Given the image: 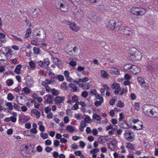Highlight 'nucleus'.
Returning a JSON list of instances; mask_svg holds the SVG:
<instances>
[{"label":"nucleus","instance_id":"1","mask_svg":"<svg viewBox=\"0 0 158 158\" xmlns=\"http://www.w3.org/2000/svg\"><path fill=\"white\" fill-rule=\"evenodd\" d=\"M144 113L150 117L158 118V107L149 105H144L143 106Z\"/></svg>","mask_w":158,"mask_h":158},{"label":"nucleus","instance_id":"2","mask_svg":"<svg viewBox=\"0 0 158 158\" xmlns=\"http://www.w3.org/2000/svg\"><path fill=\"white\" fill-rule=\"evenodd\" d=\"M121 25V22L118 21L110 20L108 22L107 26L111 29L117 31L120 29Z\"/></svg>","mask_w":158,"mask_h":158},{"label":"nucleus","instance_id":"3","mask_svg":"<svg viewBox=\"0 0 158 158\" xmlns=\"http://www.w3.org/2000/svg\"><path fill=\"white\" fill-rule=\"evenodd\" d=\"M64 50L68 55L71 56H76L78 52V49L76 47H72L71 45L69 44L66 45Z\"/></svg>","mask_w":158,"mask_h":158},{"label":"nucleus","instance_id":"4","mask_svg":"<svg viewBox=\"0 0 158 158\" xmlns=\"http://www.w3.org/2000/svg\"><path fill=\"white\" fill-rule=\"evenodd\" d=\"M142 57V55L141 52L137 50L131 52L128 56L129 60L134 61L141 60Z\"/></svg>","mask_w":158,"mask_h":158},{"label":"nucleus","instance_id":"5","mask_svg":"<svg viewBox=\"0 0 158 158\" xmlns=\"http://www.w3.org/2000/svg\"><path fill=\"white\" fill-rule=\"evenodd\" d=\"M132 122L135 125L132 127V128L137 130H140L142 129L143 125L142 122L138 119H132Z\"/></svg>","mask_w":158,"mask_h":158},{"label":"nucleus","instance_id":"6","mask_svg":"<svg viewBox=\"0 0 158 158\" xmlns=\"http://www.w3.org/2000/svg\"><path fill=\"white\" fill-rule=\"evenodd\" d=\"M63 23L69 25V28L74 31H77L80 29V27L74 22L72 23L70 21L65 20Z\"/></svg>","mask_w":158,"mask_h":158},{"label":"nucleus","instance_id":"7","mask_svg":"<svg viewBox=\"0 0 158 158\" xmlns=\"http://www.w3.org/2000/svg\"><path fill=\"white\" fill-rule=\"evenodd\" d=\"M125 139L130 141H133L135 139V135L131 131H125L124 133Z\"/></svg>","mask_w":158,"mask_h":158},{"label":"nucleus","instance_id":"8","mask_svg":"<svg viewBox=\"0 0 158 158\" xmlns=\"http://www.w3.org/2000/svg\"><path fill=\"white\" fill-rule=\"evenodd\" d=\"M52 83V81L50 80L46 79L44 81L41 82L42 85L45 87V90L47 92L50 93L51 92L52 89L48 85V84H50Z\"/></svg>","mask_w":158,"mask_h":158},{"label":"nucleus","instance_id":"9","mask_svg":"<svg viewBox=\"0 0 158 158\" xmlns=\"http://www.w3.org/2000/svg\"><path fill=\"white\" fill-rule=\"evenodd\" d=\"M25 83L26 85L29 87H32L33 85V78L30 76H27L25 78Z\"/></svg>","mask_w":158,"mask_h":158},{"label":"nucleus","instance_id":"10","mask_svg":"<svg viewBox=\"0 0 158 158\" xmlns=\"http://www.w3.org/2000/svg\"><path fill=\"white\" fill-rule=\"evenodd\" d=\"M121 32L122 34L127 35H132V32L130 28L127 27H122L121 30Z\"/></svg>","mask_w":158,"mask_h":158},{"label":"nucleus","instance_id":"11","mask_svg":"<svg viewBox=\"0 0 158 158\" xmlns=\"http://www.w3.org/2000/svg\"><path fill=\"white\" fill-rule=\"evenodd\" d=\"M112 88L114 89V93L115 94H118L121 91V89L119 84L117 83H114L112 86Z\"/></svg>","mask_w":158,"mask_h":158},{"label":"nucleus","instance_id":"12","mask_svg":"<svg viewBox=\"0 0 158 158\" xmlns=\"http://www.w3.org/2000/svg\"><path fill=\"white\" fill-rule=\"evenodd\" d=\"M68 100L67 101V103L72 105V102H76V103L78 102H77L78 98L76 95H74L72 97V101H71L70 99V95H68Z\"/></svg>","mask_w":158,"mask_h":158},{"label":"nucleus","instance_id":"13","mask_svg":"<svg viewBox=\"0 0 158 158\" xmlns=\"http://www.w3.org/2000/svg\"><path fill=\"white\" fill-rule=\"evenodd\" d=\"M64 100V96H57L55 98V102L57 104H60L63 103Z\"/></svg>","mask_w":158,"mask_h":158},{"label":"nucleus","instance_id":"14","mask_svg":"<svg viewBox=\"0 0 158 158\" xmlns=\"http://www.w3.org/2000/svg\"><path fill=\"white\" fill-rule=\"evenodd\" d=\"M132 68L131 70V72L134 74H136L140 72V70L137 66L133 65Z\"/></svg>","mask_w":158,"mask_h":158},{"label":"nucleus","instance_id":"15","mask_svg":"<svg viewBox=\"0 0 158 158\" xmlns=\"http://www.w3.org/2000/svg\"><path fill=\"white\" fill-rule=\"evenodd\" d=\"M53 97L50 94H48L44 96V98L46 102L49 104H52L53 103Z\"/></svg>","mask_w":158,"mask_h":158},{"label":"nucleus","instance_id":"16","mask_svg":"<svg viewBox=\"0 0 158 158\" xmlns=\"http://www.w3.org/2000/svg\"><path fill=\"white\" fill-rule=\"evenodd\" d=\"M39 63H41V64L39 63V65L40 66L42 67L44 66L45 67H47L49 65V61L48 59L45 58L44 60V62L40 61H39Z\"/></svg>","mask_w":158,"mask_h":158},{"label":"nucleus","instance_id":"17","mask_svg":"<svg viewBox=\"0 0 158 158\" xmlns=\"http://www.w3.org/2000/svg\"><path fill=\"white\" fill-rule=\"evenodd\" d=\"M110 73L116 75H119L120 74L119 69L114 67H111Z\"/></svg>","mask_w":158,"mask_h":158},{"label":"nucleus","instance_id":"18","mask_svg":"<svg viewBox=\"0 0 158 158\" xmlns=\"http://www.w3.org/2000/svg\"><path fill=\"white\" fill-rule=\"evenodd\" d=\"M4 121L5 122L11 121L12 123H15L17 121V118L15 117L11 116L10 117L6 118L4 119Z\"/></svg>","mask_w":158,"mask_h":158},{"label":"nucleus","instance_id":"19","mask_svg":"<svg viewBox=\"0 0 158 158\" xmlns=\"http://www.w3.org/2000/svg\"><path fill=\"white\" fill-rule=\"evenodd\" d=\"M132 64H126L123 66L124 69L125 71L131 72V70L132 68Z\"/></svg>","mask_w":158,"mask_h":158},{"label":"nucleus","instance_id":"20","mask_svg":"<svg viewBox=\"0 0 158 158\" xmlns=\"http://www.w3.org/2000/svg\"><path fill=\"white\" fill-rule=\"evenodd\" d=\"M101 77L103 78H108L109 77L108 74L104 70H101L100 71Z\"/></svg>","mask_w":158,"mask_h":158},{"label":"nucleus","instance_id":"21","mask_svg":"<svg viewBox=\"0 0 158 158\" xmlns=\"http://www.w3.org/2000/svg\"><path fill=\"white\" fill-rule=\"evenodd\" d=\"M108 146L109 149L112 151H114L117 147L116 145L112 142H110L108 143Z\"/></svg>","mask_w":158,"mask_h":158},{"label":"nucleus","instance_id":"22","mask_svg":"<svg viewBox=\"0 0 158 158\" xmlns=\"http://www.w3.org/2000/svg\"><path fill=\"white\" fill-rule=\"evenodd\" d=\"M146 12V9L143 8H141L139 10H138L137 15L142 16Z\"/></svg>","mask_w":158,"mask_h":158},{"label":"nucleus","instance_id":"23","mask_svg":"<svg viewBox=\"0 0 158 158\" xmlns=\"http://www.w3.org/2000/svg\"><path fill=\"white\" fill-rule=\"evenodd\" d=\"M31 113L35 115L36 117L37 118H39L40 115V113L39 111L36 109H33L31 110Z\"/></svg>","mask_w":158,"mask_h":158},{"label":"nucleus","instance_id":"24","mask_svg":"<svg viewBox=\"0 0 158 158\" xmlns=\"http://www.w3.org/2000/svg\"><path fill=\"white\" fill-rule=\"evenodd\" d=\"M87 126L86 123L84 121H81L79 127V130L81 131H83L84 130V128Z\"/></svg>","mask_w":158,"mask_h":158},{"label":"nucleus","instance_id":"25","mask_svg":"<svg viewBox=\"0 0 158 158\" xmlns=\"http://www.w3.org/2000/svg\"><path fill=\"white\" fill-rule=\"evenodd\" d=\"M38 124L39 126V130L41 132H44L45 130V127L43 125V123L42 121L38 122Z\"/></svg>","mask_w":158,"mask_h":158},{"label":"nucleus","instance_id":"26","mask_svg":"<svg viewBox=\"0 0 158 158\" xmlns=\"http://www.w3.org/2000/svg\"><path fill=\"white\" fill-rule=\"evenodd\" d=\"M75 127L71 125H68L67 126L66 129L69 132L72 133L75 131Z\"/></svg>","mask_w":158,"mask_h":158},{"label":"nucleus","instance_id":"27","mask_svg":"<svg viewBox=\"0 0 158 158\" xmlns=\"http://www.w3.org/2000/svg\"><path fill=\"white\" fill-rule=\"evenodd\" d=\"M21 67L22 66L20 64L16 66L14 70L15 73L17 74H20V73Z\"/></svg>","mask_w":158,"mask_h":158},{"label":"nucleus","instance_id":"28","mask_svg":"<svg viewBox=\"0 0 158 158\" xmlns=\"http://www.w3.org/2000/svg\"><path fill=\"white\" fill-rule=\"evenodd\" d=\"M75 118L77 120H80L83 118L84 117L81 114L78 113L75 114Z\"/></svg>","mask_w":158,"mask_h":158},{"label":"nucleus","instance_id":"29","mask_svg":"<svg viewBox=\"0 0 158 158\" xmlns=\"http://www.w3.org/2000/svg\"><path fill=\"white\" fill-rule=\"evenodd\" d=\"M69 87L72 89V91L73 92H75L77 91V87L74 84L71 83L69 85Z\"/></svg>","mask_w":158,"mask_h":158},{"label":"nucleus","instance_id":"30","mask_svg":"<svg viewBox=\"0 0 158 158\" xmlns=\"http://www.w3.org/2000/svg\"><path fill=\"white\" fill-rule=\"evenodd\" d=\"M22 91L26 94H28L30 93L31 90L27 87H25L22 89Z\"/></svg>","mask_w":158,"mask_h":158},{"label":"nucleus","instance_id":"31","mask_svg":"<svg viewBox=\"0 0 158 158\" xmlns=\"http://www.w3.org/2000/svg\"><path fill=\"white\" fill-rule=\"evenodd\" d=\"M60 8L61 10L63 11H66L67 10V6L61 3L60 5Z\"/></svg>","mask_w":158,"mask_h":158},{"label":"nucleus","instance_id":"32","mask_svg":"<svg viewBox=\"0 0 158 158\" xmlns=\"http://www.w3.org/2000/svg\"><path fill=\"white\" fill-rule=\"evenodd\" d=\"M6 83L8 86H10L13 85L14 81L11 79H8L6 81Z\"/></svg>","mask_w":158,"mask_h":158},{"label":"nucleus","instance_id":"33","mask_svg":"<svg viewBox=\"0 0 158 158\" xmlns=\"http://www.w3.org/2000/svg\"><path fill=\"white\" fill-rule=\"evenodd\" d=\"M104 89L101 88L100 89V91L102 95H104L105 90L106 89L107 90L109 89V88L106 85H104Z\"/></svg>","mask_w":158,"mask_h":158},{"label":"nucleus","instance_id":"34","mask_svg":"<svg viewBox=\"0 0 158 158\" xmlns=\"http://www.w3.org/2000/svg\"><path fill=\"white\" fill-rule=\"evenodd\" d=\"M126 147L127 148L131 149H134V147L132 143H126Z\"/></svg>","mask_w":158,"mask_h":158},{"label":"nucleus","instance_id":"35","mask_svg":"<svg viewBox=\"0 0 158 158\" xmlns=\"http://www.w3.org/2000/svg\"><path fill=\"white\" fill-rule=\"evenodd\" d=\"M39 15V12L38 10H35L33 12L32 16L33 18H35L38 17Z\"/></svg>","mask_w":158,"mask_h":158},{"label":"nucleus","instance_id":"36","mask_svg":"<svg viewBox=\"0 0 158 158\" xmlns=\"http://www.w3.org/2000/svg\"><path fill=\"white\" fill-rule=\"evenodd\" d=\"M140 86L142 88L148 89L149 88V84L145 82H144L142 84L140 85Z\"/></svg>","mask_w":158,"mask_h":158},{"label":"nucleus","instance_id":"37","mask_svg":"<svg viewBox=\"0 0 158 158\" xmlns=\"http://www.w3.org/2000/svg\"><path fill=\"white\" fill-rule=\"evenodd\" d=\"M104 101H103V100H96L94 102V105L97 107L99 106L102 105V103Z\"/></svg>","mask_w":158,"mask_h":158},{"label":"nucleus","instance_id":"38","mask_svg":"<svg viewBox=\"0 0 158 158\" xmlns=\"http://www.w3.org/2000/svg\"><path fill=\"white\" fill-rule=\"evenodd\" d=\"M93 118L98 121H100L101 119L100 116L96 114H95L93 115Z\"/></svg>","mask_w":158,"mask_h":158},{"label":"nucleus","instance_id":"39","mask_svg":"<svg viewBox=\"0 0 158 158\" xmlns=\"http://www.w3.org/2000/svg\"><path fill=\"white\" fill-rule=\"evenodd\" d=\"M89 80V78L87 77H85L82 78H79V81L81 82H85Z\"/></svg>","mask_w":158,"mask_h":158},{"label":"nucleus","instance_id":"40","mask_svg":"<svg viewBox=\"0 0 158 158\" xmlns=\"http://www.w3.org/2000/svg\"><path fill=\"white\" fill-rule=\"evenodd\" d=\"M12 39L13 40L15 41L17 40L21 42L22 41V40L20 38L18 37L17 36L15 35H12Z\"/></svg>","mask_w":158,"mask_h":158},{"label":"nucleus","instance_id":"41","mask_svg":"<svg viewBox=\"0 0 158 158\" xmlns=\"http://www.w3.org/2000/svg\"><path fill=\"white\" fill-rule=\"evenodd\" d=\"M84 121L86 123H89L92 122V120L89 116H87L85 118Z\"/></svg>","mask_w":158,"mask_h":158},{"label":"nucleus","instance_id":"42","mask_svg":"<svg viewBox=\"0 0 158 158\" xmlns=\"http://www.w3.org/2000/svg\"><path fill=\"white\" fill-rule=\"evenodd\" d=\"M98 9L101 12H104L105 11L104 7L102 5H99L98 7Z\"/></svg>","mask_w":158,"mask_h":158},{"label":"nucleus","instance_id":"43","mask_svg":"<svg viewBox=\"0 0 158 158\" xmlns=\"http://www.w3.org/2000/svg\"><path fill=\"white\" fill-rule=\"evenodd\" d=\"M137 80L140 84V85L145 81L143 78L139 77H137Z\"/></svg>","mask_w":158,"mask_h":158},{"label":"nucleus","instance_id":"44","mask_svg":"<svg viewBox=\"0 0 158 158\" xmlns=\"http://www.w3.org/2000/svg\"><path fill=\"white\" fill-rule=\"evenodd\" d=\"M14 98V96L10 93H9L7 94V99L9 101H11Z\"/></svg>","mask_w":158,"mask_h":158},{"label":"nucleus","instance_id":"45","mask_svg":"<svg viewBox=\"0 0 158 158\" xmlns=\"http://www.w3.org/2000/svg\"><path fill=\"white\" fill-rule=\"evenodd\" d=\"M29 64L30 67L31 69H34L35 67V64L33 61H30L29 62Z\"/></svg>","mask_w":158,"mask_h":158},{"label":"nucleus","instance_id":"46","mask_svg":"<svg viewBox=\"0 0 158 158\" xmlns=\"http://www.w3.org/2000/svg\"><path fill=\"white\" fill-rule=\"evenodd\" d=\"M6 105L8 107L9 110H11L13 109V106L11 102H7L6 103Z\"/></svg>","mask_w":158,"mask_h":158},{"label":"nucleus","instance_id":"47","mask_svg":"<svg viewBox=\"0 0 158 158\" xmlns=\"http://www.w3.org/2000/svg\"><path fill=\"white\" fill-rule=\"evenodd\" d=\"M40 136L44 139H46L48 137V135L44 133H41L40 134Z\"/></svg>","mask_w":158,"mask_h":158},{"label":"nucleus","instance_id":"48","mask_svg":"<svg viewBox=\"0 0 158 158\" xmlns=\"http://www.w3.org/2000/svg\"><path fill=\"white\" fill-rule=\"evenodd\" d=\"M131 12L134 15H137L138 10H136V8L134 7L131 8Z\"/></svg>","mask_w":158,"mask_h":158},{"label":"nucleus","instance_id":"49","mask_svg":"<svg viewBox=\"0 0 158 158\" xmlns=\"http://www.w3.org/2000/svg\"><path fill=\"white\" fill-rule=\"evenodd\" d=\"M134 107L135 109L137 111H139L140 110L139 104L138 102H135Z\"/></svg>","mask_w":158,"mask_h":158},{"label":"nucleus","instance_id":"50","mask_svg":"<svg viewBox=\"0 0 158 158\" xmlns=\"http://www.w3.org/2000/svg\"><path fill=\"white\" fill-rule=\"evenodd\" d=\"M95 97L96 99L99 100V101L103 100V101H104L103 97L100 95L99 94H98L97 95H96Z\"/></svg>","mask_w":158,"mask_h":158},{"label":"nucleus","instance_id":"51","mask_svg":"<svg viewBox=\"0 0 158 158\" xmlns=\"http://www.w3.org/2000/svg\"><path fill=\"white\" fill-rule=\"evenodd\" d=\"M117 105L118 107L122 108L124 106V104L121 101H119L117 103Z\"/></svg>","mask_w":158,"mask_h":158},{"label":"nucleus","instance_id":"52","mask_svg":"<svg viewBox=\"0 0 158 158\" xmlns=\"http://www.w3.org/2000/svg\"><path fill=\"white\" fill-rule=\"evenodd\" d=\"M99 151V149L98 148H96L91 150L90 152V153L91 154H95L98 152Z\"/></svg>","mask_w":158,"mask_h":158},{"label":"nucleus","instance_id":"53","mask_svg":"<svg viewBox=\"0 0 158 158\" xmlns=\"http://www.w3.org/2000/svg\"><path fill=\"white\" fill-rule=\"evenodd\" d=\"M52 95L54 96H56L58 94V91L55 89H52L51 92Z\"/></svg>","mask_w":158,"mask_h":158},{"label":"nucleus","instance_id":"54","mask_svg":"<svg viewBox=\"0 0 158 158\" xmlns=\"http://www.w3.org/2000/svg\"><path fill=\"white\" fill-rule=\"evenodd\" d=\"M30 118V117L29 116L24 115L23 117V119L25 122H27Z\"/></svg>","mask_w":158,"mask_h":158},{"label":"nucleus","instance_id":"55","mask_svg":"<svg viewBox=\"0 0 158 158\" xmlns=\"http://www.w3.org/2000/svg\"><path fill=\"white\" fill-rule=\"evenodd\" d=\"M33 51L34 53L38 54L39 53L40 49L34 47Z\"/></svg>","mask_w":158,"mask_h":158},{"label":"nucleus","instance_id":"56","mask_svg":"<svg viewBox=\"0 0 158 158\" xmlns=\"http://www.w3.org/2000/svg\"><path fill=\"white\" fill-rule=\"evenodd\" d=\"M73 60L72 59H70V60ZM69 64L70 65L72 66H75L77 64V63L76 61L71 60V61L69 62Z\"/></svg>","mask_w":158,"mask_h":158},{"label":"nucleus","instance_id":"57","mask_svg":"<svg viewBox=\"0 0 158 158\" xmlns=\"http://www.w3.org/2000/svg\"><path fill=\"white\" fill-rule=\"evenodd\" d=\"M47 115H46L47 117L49 119L52 118L53 117V114L52 112L48 113H47Z\"/></svg>","mask_w":158,"mask_h":158},{"label":"nucleus","instance_id":"58","mask_svg":"<svg viewBox=\"0 0 158 158\" xmlns=\"http://www.w3.org/2000/svg\"><path fill=\"white\" fill-rule=\"evenodd\" d=\"M64 74L67 79V80H68V78H69V73L67 71H65L64 73Z\"/></svg>","mask_w":158,"mask_h":158},{"label":"nucleus","instance_id":"59","mask_svg":"<svg viewBox=\"0 0 158 158\" xmlns=\"http://www.w3.org/2000/svg\"><path fill=\"white\" fill-rule=\"evenodd\" d=\"M78 102L77 103V104H74L72 107V109L73 110H76L78 109L79 107L78 105Z\"/></svg>","mask_w":158,"mask_h":158},{"label":"nucleus","instance_id":"60","mask_svg":"<svg viewBox=\"0 0 158 158\" xmlns=\"http://www.w3.org/2000/svg\"><path fill=\"white\" fill-rule=\"evenodd\" d=\"M36 150L39 152H41L43 151L42 147L40 145L36 147Z\"/></svg>","mask_w":158,"mask_h":158},{"label":"nucleus","instance_id":"61","mask_svg":"<svg viewBox=\"0 0 158 158\" xmlns=\"http://www.w3.org/2000/svg\"><path fill=\"white\" fill-rule=\"evenodd\" d=\"M121 126L124 129L128 128L129 127L128 125L127 124V123L125 122H123V126H122V125H121Z\"/></svg>","mask_w":158,"mask_h":158},{"label":"nucleus","instance_id":"62","mask_svg":"<svg viewBox=\"0 0 158 158\" xmlns=\"http://www.w3.org/2000/svg\"><path fill=\"white\" fill-rule=\"evenodd\" d=\"M131 77L128 74H126L125 75L124 78L125 79L129 80L131 79Z\"/></svg>","mask_w":158,"mask_h":158},{"label":"nucleus","instance_id":"63","mask_svg":"<svg viewBox=\"0 0 158 158\" xmlns=\"http://www.w3.org/2000/svg\"><path fill=\"white\" fill-rule=\"evenodd\" d=\"M79 145L80 147L81 148H84L85 146V143L82 141H81L79 142Z\"/></svg>","mask_w":158,"mask_h":158},{"label":"nucleus","instance_id":"64","mask_svg":"<svg viewBox=\"0 0 158 158\" xmlns=\"http://www.w3.org/2000/svg\"><path fill=\"white\" fill-rule=\"evenodd\" d=\"M51 110V108L48 106L46 107L45 108V112L46 113H48Z\"/></svg>","mask_w":158,"mask_h":158}]
</instances>
